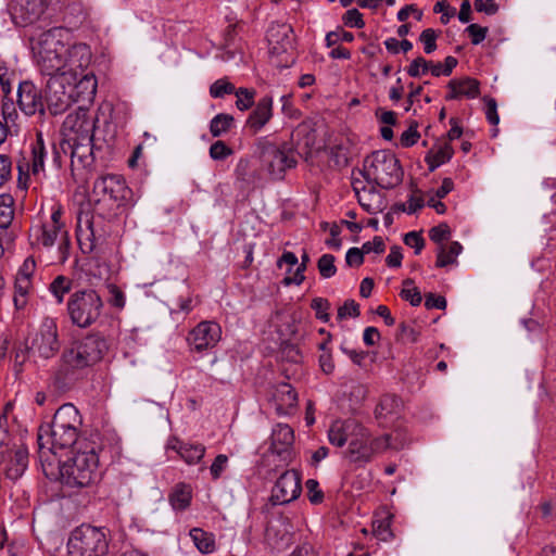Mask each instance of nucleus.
Segmentation results:
<instances>
[{
    "instance_id": "69168bd1",
    "label": "nucleus",
    "mask_w": 556,
    "mask_h": 556,
    "mask_svg": "<svg viewBox=\"0 0 556 556\" xmlns=\"http://www.w3.org/2000/svg\"><path fill=\"white\" fill-rule=\"evenodd\" d=\"M110 304L114 307L122 308L125 305V295L123 291L115 285L109 286Z\"/></svg>"
},
{
    "instance_id": "b1692460",
    "label": "nucleus",
    "mask_w": 556,
    "mask_h": 556,
    "mask_svg": "<svg viewBox=\"0 0 556 556\" xmlns=\"http://www.w3.org/2000/svg\"><path fill=\"white\" fill-rule=\"evenodd\" d=\"M76 237L83 253L88 254L94 250L96 236L89 212H79L77 215Z\"/></svg>"
},
{
    "instance_id": "9b49d317",
    "label": "nucleus",
    "mask_w": 556,
    "mask_h": 556,
    "mask_svg": "<svg viewBox=\"0 0 556 556\" xmlns=\"http://www.w3.org/2000/svg\"><path fill=\"white\" fill-rule=\"evenodd\" d=\"M130 192L125 180L118 175L98 178L92 189L96 203L113 214L125 204Z\"/></svg>"
},
{
    "instance_id": "cd10ccee",
    "label": "nucleus",
    "mask_w": 556,
    "mask_h": 556,
    "mask_svg": "<svg viewBox=\"0 0 556 556\" xmlns=\"http://www.w3.org/2000/svg\"><path fill=\"white\" fill-rule=\"evenodd\" d=\"M358 424L355 420L344 422L336 421L328 431V438L332 445L343 446L353 437Z\"/></svg>"
},
{
    "instance_id": "774afa93",
    "label": "nucleus",
    "mask_w": 556,
    "mask_h": 556,
    "mask_svg": "<svg viewBox=\"0 0 556 556\" xmlns=\"http://www.w3.org/2000/svg\"><path fill=\"white\" fill-rule=\"evenodd\" d=\"M289 556H318V553L311 543L304 542L298 545Z\"/></svg>"
},
{
    "instance_id": "3c124183",
    "label": "nucleus",
    "mask_w": 556,
    "mask_h": 556,
    "mask_svg": "<svg viewBox=\"0 0 556 556\" xmlns=\"http://www.w3.org/2000/svg\"><path fill=\"white\" fill-rule=\"evenodd\" d=\"M311 307L315 311V315L317 319H320L324 323H327L330 318L328 314V309L330 307V303L327 299L324 298H315L312 300Z\"/></svg>"
},
{
    "instance_id": "2f4dec72",
    "label": "nucleus",
    "mask_w": 556,
    "mask_h": 556,
    "mask_svg": "<svg viewBox=\"0 0 556 556\" xmlns=\"http://www.w3.org/2000/svg\"><path fill=\"white\" fill-rule=\"evenodd\" d=\"M192 498V490L189 484L178 483L169 494V503L175 510H185Z\"/></svg>"
},
{
    "instance_id": "a878e982",
    "label": "nucleus",
    "mask_w": 556,
    "mask_h": 556,
    "mask_svg": "<svg viewBox=\"0 0 556 556\" xmlns=\"http://www.w3.org/2000/svg\"><path fill=\"white\" fill-rule=\"evenodd\" d=\"M402 402L397 396L384 394L375 408V417L381 426H384L389 419L399 414Z\"/></svg>"
},
{
    "instance_id": "aec40b11",
    "label": "nucleus",
    "mask_w": 556,
    "mask_h": 556,
    "mask_svg": "<svg viewBox=\"0 0 556 556\" xmlns=\"http://www.w3.org/2000/svg\"><path fill=\"white\" fill-rule=\"evenodd\" d=\"M294 433L290 426L278 424L271 432V453L278 455L282 462H290L292 457V445Z\"/></svg>"
},
{
    "instance_id": "4468645a",
    "label": "nucleus",
    "mask_w": 556,
    "mask_h": 556,
    "mask_svg": "<svg viewBox=\"0 0 556 556\" xmlns=\"http://www.w3.org/2000/svg\"><path fill=\"white\" fill-rule=\"evenodd\" d=\"M295 540V529L289 518L278 516L271 518L265 529L264 542L273 551L281 552Z\"/></svg>"
},
{
    "instance_id": "5701e85b",
    "label": "nucleus",
    "mask_w": 556,
    "mask_h": 556,
    "mask_svg": "<svg viewBox=\"0 0 556 556\" xmlns=\"http://www.w3.org/2000/svg\"><path fill=\"white\" fill-rule=\"evenodd\" d=\"M271 401L279 415L291 414L298 405V393L288 382H280L274 387Z\"/></svg>"
},
{
    "instance_id": "ea45409f",
    "label": "nucleus",
    "mask_w": 556,
    "mask_h": 556,
    "mask_svg": "<svg viewBox=\"0 0 556 556\" xmlns=\"http://www.w3.org/2000/svg\"><path fill=\"white\" fill-rule=\"evenodd\" d=\"M404 288L401 291V298L408 301L412 306L420 305L422 296L418 288L414 286V281L409 278L403 281Z\"/></svg>"
},
{
    "instance_id": "0eeeda50",
    "label": "nucleus",
    "mask_w": 556,
    "mask_h": 556,
    "mask_svg": "<svg viewBox=\"0 0 556 556\" xmlns=\"http://www.w3.org/2000/svg\"><path fill=\"white\" fill-rule=\"evenodd\" d=\"M104 303L101 295L93 289H81L73 292L66 303L71 323L78 328L93 325L101 316Z\"/></svg>"
},
{
    "instance_id": "a19ab883",
    "label": "nucleus",
    "mask_w": 556,
    "mask_h": 556,
    "mask_svg": "<svg viewBox=\"0 0 556 556\" xmlns=\"http://www.w3.org/2000/svg\"><path fill=\"white\" fill-rule=\"evenodd\" d=\"M237 97L236 106L240 111H247L254 104L255 90L249 88H239L233 92Z\"/></svg>"
},
{
    "instance_id": "1a4fd4ad",
    "label": "nucleus",
    "mask_w": 556,
    "mask_h": 556,
    "mask_svg": "<svg viewBox=\"0 0 556 556\" xmlns=\"http://www.w3.org/2000/svg\"><path fill=\"white\" fill-rule=\"evenodd\" d=\"M62 206L58 203L51 205L50 224L43 223L41 244L46 249H51L56 242L58 247L47 256L48 264H63L68 258L71 242L67 231L61 223Z\"/></svg>"
},
{
    "instance_id": "6ab92c4d",
    "label": "nucleus",
    "mask_w": 556,
    "mask_h": 556,
    "mask_svg": "<svg viewBox=\"0 0 556 556\" xmlns=\"http://www.w3.org/2000/svg\"><path fill=\"white\" fill-rule=\"evenodd\" d=\"M29 465V448L24 442L14 444L8 453L4 472L7 478L17 480L23 477Z\"/></svg>"
},
{
    "instance_id": "de8ad7c7",
    "label": "nucleus",
    "mask_w": 556,
    "mask_h": 556,
    "mask_svg": "<svg viewBox=\"0 0 556 556\" xmlns=\"http://www.w3.org/2000/svg\"><path fill=\"white\" fill-rule=\"evenodd\" d=\"M233 154L231 148H229L224 141L217 140L210 147V156L214 161H224Z\"/></svg>"
},
{
    "instance_id": "473e14b6",
    "label": "nucleus",
    "mask_w": 556,
    "mask_h": 556,
    "mask_svg": "<svg viewBox=\"0 0 556 556\" xmlns=\"http://www.w3.org/2000/svg\"><path fill=\"white\" fill-rule=\"evenodd\" d=\"M447 87H455L462 97L475 99L480 93V83L471 77L454 78L447 83Z\"/></svg>"
},
{
    "instance_id": "c85d7f7f",
    "label": "nucleus",
    "mask_w": 556,
    "mask_h": 556,
    "mask_svg": "<svg viewBox=\"0 0 556 556\" xmlns=\"http://www.w3.org/2000/svg\"><path fill=\"white\" fill-rule=\"evenodd\" d=\"M16 104L25 115L35 114V85L33 81L25 80L18 84Z\"/></svg>"
},
{
    "instance_id": "39448f33",
    "label": "nucleus",
    "mask_w": 556,
    "mask_h": 556,
    "mask_svg": "<svg viewBox=\"0 0 556 556\" xmlns=\"http://www.w3.org/2000/svg\"><path fill=\"white\" fill-rule=\"evenodd\" d=\"M109 351L104 336L99 332L88 333L71 343L63 354L65 365L73 369H83L99 363Z\"/></svg>"
},
{
    "instance_id": "4be33fe9",
    "label": "nucleus",
    "mask_w": 556,
    "mask_h": 556,
    "mask_svg": "<svg viewBox=\"0 0 556 556\" xmlns=\"http://www.w3.org/2000/svg\"><path fill=\"white\" fill-rule=\"evenodd\" d=\"M274 100L270 96H264L254 105L245 121V128L252 134L261 131L273 117Z\"/></svg>"
},
{
    "instance_id": "603ef678",
    "label": "nucleus",
    "mask_w": 556,
    "mask_h": 556,
    "mask_svg": "<svg viewBox=\"0 0 556 556\" xmlns=\"http://www.w3.org/2000/svg\"><path fill=\"white\" fill-rule=\"evenodd\" d=\"M451 235V229L447 224L442 223L429 230V238L439 247L443 244L444 240H447Z\"/></svg>"
},
{
    "instance_id": "20e7f679",
    "label": "nucleus",
    "mask_w": 556,
    "mask_h": 556,
    "mask_svg": "<svg viewBox=\"0 0 556 556\" xmlns=\"http://www.w3.org/2000/svg\"><path fill=\"white\" fill-rule=\"evenodd\" d=\"M359 175L368 184L391 189L401 184L403 170L400 161L391 151L378 150L364 160Z\"/></svg>"
},
{
    "instance_id": "9d476101",
    "label": "nucleus",
    "mask_w": 556,
    "mask_h": 556,
    "mask_svg": "<svg viewBox=\"0 0 556 556\" xmlns=\"http://www.w3.org/2000/svg\"><path fill=\"white\" fill-rule=\"evenodd\" d=\"M62 28L52 27L37 40V65L42 74L58 73L65 62V46L60 39Z\"/></svg>"
},
{
    "instance_id": "2eb2a0df",
    "label": "nucleus",
    "mask_w": 556,
    "mask_h": 556,
    "mask_svg": "<svg viewBox=\"0 0 556 556\" xmlns=\"http://www.w3.org/2000/svg\"><path fill=\"white\" fill-rule=\"evenodd\" d=\"M61 349L56 318L45 317L37 331V355L49 359L58 355Z\"/></svg>"
},
{
    "instance_id": "864d4df0",
    "label": "nucleus",
    "mask_w": 556,
    "mask_h": 556,
    "mask_svg": "<svg viewBox=\"0 0 556 556\" xmlns=\"http://www.w3.org/2000/svg\"><path fill=\"white\" fill-rule=\"evenodd\" d=\"M361 314L359 305L354 300H346L338 309V318L358 317Z\"/></svg>"
},
{
    "instance_id": "e2e57ef3",
    "label": "nucleus",
    "mask_w": 556,
    "mask_h": 556,
    "mask_svg": "<svg viewBox=\"0 0 556 556\" xmlns=\"http://www.w3.org/2000/svg\"><path fill=\"white\" fill-rule=\"evenodd\" d=\"M485 102V116L490 124L497 125L500 116L497 114V103L494 98H484Z\"/></svg>"
},
{
    "instance_id": "f3484780",
    "label": "nucleus",
    "mask_w": 556,
    "mask_h": 556,
    "mask_svg": "<svg viewBox=\"0 0 556 556\" xmlns=\"http://www.w3.org/2000/svg\"><path fill=\"white\" fill-rule=\"evenodd\" d=\"M60 149L65 155H70L72 170L86 168L93 164V138H87V141L79 140L75 144L60 143Z\"/></svg>"
},
{
    "instance_id": "6e6d98bb",
    "label": "nucleus",
    "mask_w": 556,
    "mask_h": 556,
    "mask_svg": "<svg viewBox=\"0 0 556 556\" xmlns=\"http://www.w3.org/2000/svg\"><path fill=\"white\" fill-rule=\"evenodd\" d=\"M419 137H420V135L417 131V123H413L401 135L400 142H401L402 147L409 148V147L414 146L418 141Z\"/></svg>"
},
{
    "instance_id": "a18cd8bd",
    "label": "nucleus",
    "mask_w": 556,
    "mask_h": 556,
    "mask_svg": "<svg viewBox=\"0 0 556 556\" xmlns=\"http://www.w3.org/2000/svg\"><path fill=\"white\" fill-rule=\"evenodd\" d=\"M46 15L47 18H52L62 10L61 0H37V11Z\"/></svg>"
},
{
    "instance_id": "09e8293b",
    "label": "nucleus",
    "mask_w": 556,
    "mask_h": 556,
    "mask_svg": "<svg viewBox=\"0 0 556 556\" xmlns=\"http://www.w3.org/2000/svg\"><path fill=\"white\" fill-rule=\"evenodd\" d=\"M430 65L431 61H427L425 58L418 56L412 61L409 66L406 68V72L410 77H419L429 72Z\"/></svg>"
},
{
    "instance_id": "e433bc0d",
    "label": "nucleus",
    "mask_w": 556,
    "mask_h": 556,
    "mask_svg": "<svg viewBox=\"0 0 556 556\" xmlns=\"http://www.w3.org/2000/svg\"><path fill=\"white\" fill-rule=\"evenodd\" d=\"M72 280L63 275L56 276L49 285V291L54 295L56 302L61 304L66 293L72 289Z\"/></svg>"
},
{
    "instance_id": "dca6fc26",
    "label": "nucleus",
    "mask_w": 556,
    "mask_h": 556,
    "mask_svg": "<svg viewBox=\"0 0 556 556\" xmlns=\"http://www.w3.org/2000/svg\"><path fill=\"white\" fill-rule=\"evenodd\" d=\"M301 477L296 470L285 471L276 481L270 495L273 505H283L296 500L301 494Z\"/></svg>"
},
{
    "instance_id": "bf43d9fd",
    "label": "nucleus",
    "mask_w": 556,
    "mask_h": 556,
    "mask_svg": "<svg viewBox=\"0 0 556 556\" xmlns=\"http://www.w3.org/2000/svg\"><path fill=\"white\" fill-rule=\"evenodd\" d=\"M364 254L366 253L363 251V247L361 249L351 248L346 252L345 262L351 267H359L364 263Z\"/></svg>"
},
{
    "instance_id": "f03ea898",
    "label": "nucleus",
    "mask_w": 556,
    "mask_h": 556,
    "mask_svg": "<svg viewBox=\"0 0 556 556\" xmlns=\"http://www.w3.org/2000/svg\"><path fill=\"white\" fill-rule=\"evenodd\" d=\"M81 425L79 412L73 404L62 405L50 421L41 422L37 432V458L42 451L58 454V450L71 447L78 439Z\"/></svg>"
},
{
    "instance_id": "13d9d810",
    "label": "nucleus",
    "mask_w": 556,
    "mask_h": 556,
    "mask_svg": "<svg viewBox=\"0 0 556 556\" xmlns=\"http://www.w3.org/2000/svg\"><path fill=\"white\" fill-rule=\"evenodd\" d=\"M404 243L415 250V254H419L425 247V239L419 232L410 231L404 236Z\"/></svg>"
},
{
    "instance_id": "ddd939ff",
    "label": "nucleus",
    "mask_w": 556,
    "mask_h": 556,
    "mask_svg": "<svg viewBox=\"0 0 556 556\" xmlns=\"http://www.w3.org/2000/svg\"><path fill=\"white\" fill-rule=\"evenodd\" d=\"M222 339V327L211 320L199 323L186 338L191 352L203 353L214 349Z\"/></svg>"
},
{
    "instance_id": "7ed1b4c3",
    "label": "nucleus",
    "mask_w": 556,
    "mask_h": 556,
    "mask_svg": "<svg viewBox=\"0 0 556 556\" xmlns=\"http://www.w3.org/2000/svg\"><path fill=\"white\" fill-rule=\"evenodd\" d=\"M48 75L50 78L47 81L43 98L53 115L63 113L73 102H76L80 90H86L88 98L96 93L97 81L93 77L85 76L77 84H72L64 73Z\"/></svg>"
},
{
    "instance_id": "4d7b16f0",
    "label": "nucleus",
    "mask_w": 556,
    "mask_h": 556,
    "mask_svg": "<svg viewBox=\"0 0 556 556\" xmlns=\"http://www.w3.org/2000/svg\"><path fill=\"white\" fill-rule=\"evenodd\" d=\"M353 39L354 35L344 30L330 31L326 35V43L328 47L336 46L340 41L351 42Z\"/></svg>"
},
{
    "instance_id": "49530a36",
    "label": "nucleus",
    "mask_w": 556,
    "mask_h": 556,
    "mask_svg": "<svg viewBox=\"0 0 556 556\" xmlns=\"http://www.w3.org/2000/svg\"><path fill=\"white\" fill-rule=\"evenodd\" d=\"M439 34L433 28H426L419 36V41L424 45V51L430 54L437 50V38Z\"/></svg>"
},
{
    "instance_id": "412c9836",
    "label": "nucleus",
    "mask_w": 556,
    "mask_h": 556,
    "mask_svg": "<svg viewBox=\"0 0 556 556\" xmlns=\"http://www.w3.org/2000/svg\"><path fill=\"white\" fill-rule=\"evenodd\" d=\"M369 439V431L358 425L349 442L348 454L351 462L365 464L372 459Z\"/></svg>"
},
{
    "instance_id": "7c9ffc66",
    "label": "nucleus",
    "mask_w": 556,
    "mask_h": 556,
    "mask_svg": "<svg viewBox=\"0 0 556 556\" xmlns=\"http://www.w3.org/2000/svg\"><path fill=\"white\" fill-rule=\"evenodd\" d=\"M462 251L463 245L458 241H453L448 245L441 244L438 247L435 266L442 268L447 265L456 264L457 256Z\"/></svg>"
},
{
    "instance_id": "680f3d73",
    "label": "nucleus",
    "mask_w": 556,
    "mask_h": 556,
    "mask_svg": "<svg viewBox=\"0 0 556 556\" xmlns=\"http://www.w3.org/2000/svg\"><path fill=\"white\" fill-rule=\"evenodd\" d=\"M228 464V457L224 454H219L215 457L213 464L211 465L210 471L212 475V478L214 480L219 479L223 471L226 469Z\"/></svg>"
},
{
    "instance_id": "bb28decb",
    "label": "nucleus",
    "mask_w": 556,
    "mask_h": 556,
    "mask_svg": "<svg viewBox=\"0 0 556 556\" xmlns=\"http://www.w3.org/2000/svg\"><path fill=\"white\" fill-rule=\"evenodd\" d=\"M293 29L287 24L273 25L267 31V38L270 45H274L275 50L281 49L287 51L292 47Z\"/></svg>"
},
{
    "instance_id": "423d86ee",
    "label": "nucleus",
    "mask_w": 556,
    "mask_h": 556,
    "mask_svg": "<svg viewBox=\"0 0 556 556\" xmlns=\"http://www.w3.org/2000/svg\"><path fill=\"white\" fill-rule=\"evenodd\" d=\"M256 153L262 168L273 179H282L286 170L298 164L295 149L288 142L275 144L266 138H260L256 142Z\"/></svg>"
},
{
    "instance_id": "c756f323",
    "label": "nucleus",
    "mask_w": 556,
    "mask_h": 556,
    "mask_svg": "<svg viewBox=\"0 0 556 556\" xmlns=\"http://www.w3.org/2000/svg\"><path fill=\"white\" fill-rule=\"evenodd\" d=\"M453 153V148L447 142L440 144L437 149H431L425 157L429 170L433 172L442 164L448 162L452 159Z\"/></svg>"
},
{
    "instance_id": "052dcab7",
    "label": "nucleus",
    "mask_w": 556,
    "mask_h": 556,
    "mask_svg": "<svg viewBox=\"0 0 556 556\" xmlns=\"http://www.w3.org/2000/svg\"><path fill=\"white\" fill-rule=\"evenodd\" d=\"M466 31L469 34L471 42L473 45H479L485 39L488 35V27H482L478 24H470L466 28Z\"/></svg>"
},
{
    "instance_id": "393cba45",
    "label": "nucleus",
    "mask_w": 556,
    "mask_h": 556,
    "mask_svg": "<svg viewBox=\"0 0 556 556\" xmlns=\"http://www.w3.org/2000/svg\"><path fill=\"white\" fill-rule=\"evenodd\" d=\"M167 448L175 451L188 465L200 463L205 454V446L201 443H188L173 438L167 443Z\"/></svg>"
},
{
    "instance_id": "37998d69",
    "label": "nucleus",
    "mask_w": 556,
    "mask_h": 556,
    "mask_svg": "<svg viewBox=\"0 0 556 556\" xmlns=\"http://www.w3.org/2000/svg\"><path fill=\"white\" fill-rule=\"evenodd\" d=\"M236 90L233 84L229 83L226 78H220L214 81L210 87V94L212 98H224L226 94H231Z\"/></svg>"
},
{
    "instance_id": "338daca9",
    "label": "nucleus",
    "mask_w": 556,
    "mask_h": 556,
    "mask_svg": "<svg viewBox=\"0 0 556 556\" xmlns=\"http://www.w3.org/2000/svg\"><path fill=\"white\" fill-rule=\"evenodd\" d=\"M425 306L427 309H444L446 307V300L442 295L428 293L426 294Z\"/></svg>"
},
{
    "instance_id": "a211bd4d",
    "label": "nucleus",
    "mask_w": 556,
    "mask_h": 556,
    "mask_svg": "<svg viewBox=\"0 0 556 556\" xmlns=\"http://www.w3.org/2000/svg\"><path fill=\"white\" fill-rule=\"evenodd\" d=\"M35 273V257L28 256L20 268L15 278L14 305L17 309L25 307L28 301V292L33 288V275Z\"/></svg>"
},
{
    "instance_id": "c03bdc74",
    "label": "nucleus",
    "mask_w": 556,
    "mask_h": 556,
    "mask_svg": "<svg viewBox=\"0 0 556 556\" xmlns=\"http://www.w3.org/2000/svg\"><path fill=\"white\" fill-rule=\"evenodd\" d=\"M334 256L332 254H324L319 257L317 267L319 274L323 278H331L337 273V267L334 265Z\"/></svg>"
},
{
    "instance_id": "c9c22d12",
    "label": "nucleus",
    "mask_w": 556,
    "mask_h": 556,
    "mask_svg": "<svg viewBox=\"0 0 556 556\" xmlns=\"http://www.w3.org/2000/svg\"><path fill=\"white\" fill-rule=\"evenodd\" d=\"M235 118L230 114L219 113L210 123V132L213 137H220L232 127Z\"/></svg>"
},
{
    "instance_id": "5fc2aeb1",
    "label": "nucleus",
    "mask_w": 556,
    "mask_h": 556,
    "mask_svg": "<svg viewBox=\"0 0 556 556\" xmlns=\"http://www.w3.org/2000/svg\"><path fill=\"white\" fill-rule=\"evenodd\" d=\"M307 496L312 504H319L323 502L324 493L319 489V483L315 479H308L305 483Z\"/></svg>"
},
{
    "instance_id": "f257e3e1",
    "label": "nucleus",
    "mask_w": 556,
    "mask_h": 556,
    "mask_svg": "<svg viewBox=\"0 0 556 556\" xmlns=\"http://www.w3.org/2000/svg\"><path fill=\"white\" fill-rule=\"evenodd\" d=\"M98 452L94 443H86L71 459L61 464L56 453L43 450L40 456L42 473L48 480L70 489L91 486L101 478Z\"/></svg>"
},
{
    "instance_id": "f704fd0d",
    "label": "nucleus",
    "mask_w": 556,
    "mask_h": 556,
    "mask_svg": "<svg viewBox=\"0 0 556 556\" xmlns=\"http://www.w3.org/2000/svg\"><path fill=\"white\" fill-rule=\"evenodd\" d=\"M190 536L201 553H212L215 549V541L212 534L199 528H193L190 531Z\"/></svg>"
},
{
    "instance_id": "6e6552de",
    "label": "nucleus",
    "mask_w": 556,
    "mask_h": 556,
    "mask_svg": "<svg viewBox=\"0 0 556 556\" xmlns=\"http://www.w3.org/2000/svg\"><path fill=\"white\" fill-rule=\"evenodd\" d=\"M109 552V539L103 528L80 525L70 534L68 556H105Z\"/></svg>"
},
{
    "instance_id": "f8f14e48",
    "label": "nucleus",
    "mask_w": 556,
    "mask_h": 556,
    "mask_svg": "<svg viewBox=\"0 0 556 556\" xmlns=\"http://www.w3.org/2000/svg\"><path fill=\"white\" fill-rule=\"evenodd\" d=\"M93 132L94 118L89 115L88 110L78 108L77 111L70 113L63 122L61 143L75 144L79 140L87 141V138H93Z\"/></svg>"
},
{
    "instance_id": "4c0bfd02",
    "label": "nucleus",
    "mask_w": 556,
    "mask_h": 556,
    "mask_svg": "<svg viewBox=\"0 0 556 556\" xmlns=\"http://www.w3.org/2000/svg\"><path fill=\"white\" fill-rule=\"evenodd\" d=\"M12 205L13 199L11 195H0V229L2 230L7 229L13 220L14 211Z\"/></svg>"
},
{
    "instance_id": "58836bf2",
    "label": "nucleus",
    "mask_w": 556,
    "mask_h": 556,
    "mask_svg": "<svg viewBox=\"0 0 556 556\" xmlns=\"http://www.w3.org/2000/svg\"><path fill=\"white\" fill-rule=\"evenodd\" d=\"M362 193L357 195V200L359 205L369 214H375L379 211V206L374 204L375 199H380V195L377 193L375 186L369 189L365 187L362 188Z\"/></svg>"
},
{
    "instance_id": "8fccbe9b",
    "label": "nucleus",
    "mask_w": 556,
    "mask_h": 556,
    "mask_svg": "<svg viewBox=\"0 0 556 556\" xmlns=\"http://www.w3.org/2000/svg\"><path fill=\"white\" fill-rule=\"evenodd\" d=\"M369 443L372 457L392 447L390 434H383L377 438L370 437Z\"/></svg>"
},
{
    "instance_id": "72a5a7b5",
    "label": "nucleus",
    "mask_w": 556,
    "mask_h": 556,
    "mask_svg": "<svg viewBox=\"0 0 556 556\" xmlns=\"http://www.w3.org/2000/svg\"><path fill=\"white\" fill-rule=\"evenodd\" d=\"M14 18L21 26H28L35 22V2L33 0H16Z\"/></svg>"
},
{
    "instance_id": "79ce46f5",
    "label": "nucleus",
    "mask_w": 556,
    "mask_h": 556,
    "mask_svg": "<svg viewBox=\"0 0 556 556\" xmlns=\"http://www.w3.org/2000/svg\"><path fill=\"white\" fill-rule=\"evenodd\" d=\"M235 175L238 180L251 184L254 180V174L251 169V161L247 157L239 159L236 168H235Z\"/></svg>"
},
{
    "instance_id": "0e129e2a",
    "label": "nucleus",
    "mask_w": 556,
    "mask_h": 556,
    "mask_svg": "<svg viewBox=\"0 0 556 556\" xmlns=\"http://www.w3.org/2000/svg\"><path fill=\"white\" fill-rule=\"evenodd\" d=\"M473 5L476 11L486 15H494L498 11V4L495 0H475Z\"/></svg>"
}]
</instances>
